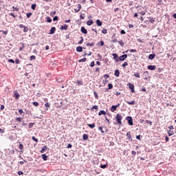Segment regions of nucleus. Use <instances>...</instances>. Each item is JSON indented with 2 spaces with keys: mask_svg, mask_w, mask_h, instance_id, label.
Returning a JSON list of instances; mask_svg holds the SVG:
<instances>
[{
  "mask_svg": "<svg viewBox=\"0 0 176 176\" xmlns=\"http://www.w3.org/2000/svg\"><path fill=\"white\" fill-rule=\"evenodd\" d=\"M115 119L116 122H117V124H119V126H122V120L123 119V116L120 115V113H117Z\"/></svg>",
  "mask_w": 176,
  "mask_h": 176,
  "instance_id": "f257e3e1",
  "label": "nucleus"
},
{
  "mask_svg": "<svg viewBox=\"0 0 176 176\" xmlns=\"http://www.w3.org/2000/svg\"><path fill=\"white\" fill-rule=\"evenodd\" d=\"M126 120L128 121V123L129 124V126H133V118L130 116H127L126 118Z\"/></svg>",
  "mask_w": 176,
  "mask_h": 176,
  "instance_id": "f03ea898",
  "label": "nucleus"
},
{
  "mask_svg": "<svg viewBox=\"0 0 176 176\" xmlns=\"http://www.w3.org/2000/svg\"><path fill=\"white\" fill-rule=\"evenodd\" d=\"M13 96H14V97L16 100H19V98H20V94H19V91L17 90L14 91Z\"/></svg>",
  "mask_w": 176,
  "mask_h": 176,
  "instance_id": "7ed1b4c3",
  "label": "nucleus"
},
{
  "mask_svg": "<svg viewBox=\"0 0 176 176\" xmlns=\"http://www.w3.org/2000/svg\"><path fill=\"white\" fill-rule=\"evenodd\" d=\"M120 104H118L117 105H113L111 107V112H115V111H116V109H118V107H120Z\"/></svg>",
  "mask_w": 176,
  "mask_h": 176,
  "instance_id": "20e7f679",
  "label": "nucleus"
},
{
  "mask_svg": "<svg viewBox=\"0 0 176 176\" xmlns=\"http://www.w3.org/2000/svg\"><path fill=\"white\" fill-rule=\"evenodd\" d=\"M125 58H127V54L122 55L118 58L120 61H124Z\"/></svg>",
  "mask_w": 176,
  "mask_h": 176,
  "instance_id": "39448f33",
  "label": "nucleus"
},
{
  "mask_svg": "<svg viewBox=\"0 0 176 176\" xmlns=\"http://www.w3.org/2000/svg\"><path fill=\"white\" fill-rule=\"evenodd\" d=\"M126 137H127V140H129V141H133V138H131V131L127 132Z\"/></svg>",
  "mask_w": 176,
  "mask_h": 176,
  "instance_id": "423d86ee",
  "label": "nucleus"
},
{
  "mask_svg": "<svg viewBox=\"0 0 176 176\" xmlns=\"http://www.w3.org/2000/svg\"><path fill=\"white\" fill-rule=\"evenodd\" d=\"M81 6L80 4H77V8H74V12L76 13H78V12H80V9H81Z\"/></svg>",
  "mask_w": 176,
  "mask_h": 176,
  "instance_id": "0eeeda50",
  "label": "nucleus"
},
{
  "mask_svg": "<svg viewBox=\"0 0 176 176\" xmlns=\"http://www.w3.org/2000/svg\"><path fill=\"white\" fill-rule=\"evenodd\" d=\"M147 68H148V69H150V71H155V69H156V66L155 65H148Z\"/></svg>",
  "mask_w": 176,
  "mask_h": 176,
  "instance_id": "6e6552de",
  "label": "nucleus"
},
{
  "mask_svg": "<svg viewBox=\"0 0 176 176\" xmlns=\"http://www.w3.org/2000/svg\"><path fill=\"white\" fill-rule=\"evenodd\" d=\"M54 32H56V28L53 27L51 28L49 34H50V35H53V34H54Z\"/></svg>",
  "mask_w": 176,
  "mask_h": 176,
  "instance_id": "1a4fd4ad",
  "label": "nucleus"
},
{
  "mask_svg": "<svg viewBox=\"0 0 176 176\" xmlns=\"http://www.w3.org/2000/svg\"><path fill=\"white\" fill-rule=\"evenodd\" d=\"M112 56L116 61H119V56L117 54H113Z\"/></svg>",
  "mask_w": 176,
  "mask_h": 176,
  "instance_id": "9d476101",
  "label": "nucleus"
},
{
  "mask_svg": "<svg viewBox=\"0 0 176 176\" xmlns=\"http://www.w3.org/2000/svg\"><path fill=\"white\" fill-rule=\"evenodd\" d=\"M82 140H83L84 141H87V140H89V135H87V134H86V133L83 134V135H82Z\"/></svg>",
  "mask_w": 176,
  "mask_h": 176,
  "instance_id": "9b49d317",
  "label": "nucleus"
},
{
  "mask_svg": "<svg viewBox=\"0 0 176 176\" xmlns=\"http://www.w3.org/2000/svg\"><path fill=\"white\" fill-rule=\"evenodd\" d=\"M114 75H115V76H116V78H119V76L120 75V72L119 71V69H116L115 71Z\"/></svg>",
  "mask_w": 176,
  "mask_h": 176,
  "instance_id": "f8f14e48",
  "label": "nucleus"
},
{
  "mask_svg": "<svg viewBox=\"0 0 176 176\" xmlns=\"http://www.w3.org/2000/svg\"><path fill=\"white\" fill-rule=\"evenodd\" d=\"M21 47H19V51L22 52L23 49H24V47H25V45L24 44V43H20Z\"/></svg>",
  "mask_w": 176,
  "mask_h": 176,
  "instance_id": "ddd939ff",
  "label": "nucleus"
},
{
  "mask_svg": "<svg viewBox=\"0 0 176 176\" xmlns=\"http://www.w3.org/2000/svg\"><path fill=\"white\" fill-rule=\"evenodd\" d=\"M46 151H47V146H43L41 150V153H44V152H46Z\"/></svg>",
  "mask_w": 176,
  "mask_h": 176,
  "instance_id": "4468645a",
  "label": "nucleus"
},
{
  "mask_svg": "<svg viewBox=\"0 0 176 176\" xmlns=\"http://www.w3.org/2000/svg\"><path fill=\"white\" fill-rule=\"evenodd\" d=\"M60 30H65V31H67V30H68V25L65 24L64 25L61 26Z\"/></svg>",
  "mask_w": 176,
  "mask_h": 176,
  "instance_id": "2eb2a0df",
  "label": "nucleus"
},
{
  "mask_svg": "<svg viewBox=\"0 0 176 176\" xmlns=\"http://www.w3.org/2000/svg\"><path fill=\"white\" fill-rule=\"evenodd\" d=\"M12 9L11 12H19V10H20V8L14 6H12Z\"/></svg>",
  "mask_w": 176,
  "mask_h": 176,
  "instance_id": "dca6fc26",
  "label": "nucleus"
},
{
  "mask_svg": "<svg viewBox=\"0 0 176 176\" xmlns=\"http://www.w3.org/2000/svg\"><path fill=\"white\" fill-rule=\"evenodd\" d=\"M96 24H97L98 27H101V25H102V22L101 21H100V19H97Z\"/></svg>",
  "mask_w": 176,
  "mask_h": 176,
  "instance_id": "f3484780",
  "label": "nucleus"
},
{
  "mask_svg": "<svg viewBox=\"0 0 176 176\" xmlns=\"http://www.w3.org/2000/svg\"><path fill=\"white\" fill-rule=\"evenodd\" d=\"M81 32L82 34H87V30H86V28H85V27H81Z\"/></svg>",
  "mask_w": 176,
  "mask_h": 176,
  "instance_id": "a211bd4d",
  "label": "nucleus"
},
{
  "mask_svg": "<svg viewBox=\"0 0 176 176\" xmlns=\"http://www.w3.org/2000/svg\"><path fill=\"white\" fill-rule=\"evenodd\" d=\"M76 52H79L80 53L83 52V48L81 46H78L76 47Z\"/></svg>",
  "mask_w": 176,
  "mask_h": 176,
  "instance_id": "6ab92c4d",
  "label": "nucleus"
},
{
  "mask_svg": "<svg viewBox=\"0 0 176 176\" xmlns=\"http://www.w3.org/2000/svg\"><path fill=\"white\" fill-rule=\"evenodd\" d=\"M94 23V21H93V20L89 19V21H87V25H92V24Z\"/></svg>",
  "mask_w": 176,
  "mask_h": 176,
  "instance_id": "aec40b11",
  "label": "nucleus"
},
{
  "mask_svg": "<svg viewBox=\"0 0 176 176\" xmlns=\"http://www.w3.org/2000/svg\"><path fill=\"white\" fill-rule=\"evenodd\" d=\"M50 105H51V104L49 102H47L45 104V108H47L46 111H49V108H50Z\"/></svg>",
  "mask_w": 176,
  "mask_h": 176,
  "instance_id": "412c9836",
  "label": "nucleus"
},
{
  "mask_svg": "<svg viewBox=\"0 0 176 176\" xmlns=\"http://www.w3.org/2000/svg\"><path fill=\"white\" fill-rule=\"evenodd\" d=\"M88 127H90V129H94V127H96V124L93 123V124H87Z\"/></svg>",
  "mask_w": 176,
  "mask_h": 176,
  "instance_id": "4be33fe9",
  "label": "nucleus"
},
{
  "mask_svg": "<svg viewBox=\"0 0 176 176\" xmlns=\"http://www.w3.org/2000/svg\"><path fill=\"white\" fill-rule=\"evenodd\" d=\"M129 89H131L132 93H134V85L129 84Z\"/></svg>",
  "mask_w": 176,
  "mask_h": 176,
  "instance_id": "5701e85b",
  "label": "nucleus"
},
{
  "mask_svg": "<svg viewBox=\"0 0 176 176\" xmlns=\"http://www.w3.org/2000/svg\"><path fill=\"white\" fill-rule=\"evenodd\" d=\"M126 104H129V105H134V104H135V101H126Z\"/></svg>",
  "mask_w": 176,
  "mask_h": 176,
  "instance_id": "b1692460",
  "label": "nucleus"
},
{
  "mask_svg": "<svg viewBox=\"0 0 176 176\" xmlns=\"http://www.w3.org/2000/svg\"><path fill=\"white\" fill-rule=\"evenodd\" d=\"M99 116H101V115H107V112L105 111L102 110L98 113Z\"/></svg>",
  "mask_w": 176,
  "mask_h": 176,
  "instance_id": "393cba45",
  "label": "nucleus"
},
{
  "mask_svg": "<svg viewBox=\"0 0 176 176\" xmlns=\"http://www.w3.org/2000/svg\"><path fill=\"white\" fill-rule=\"evenodd\" d=\"M148 21H150V23H151V24H153V23H155V19H153V17L152 16L148 17Z\"/></svg>",
  "mask_w": 176,
  "mask_h": 176,
  "instance_id": "a878e982",
  "label": "nucleus"
},
{
  "mask_svg": "<svg viewBox=\"0 0 176 176\" xmlns=\"http://www.w3.org/2000/svg\"><path fill=\"white\" fill-rule=\"evenodd\" d=\"M155 56H156V54H150L148 56L149 60H153V58H155Z\"/></svg>",
  "mask_w": 176,
  "mask_h": 176,
  "instance_id": "bb28decb",
  "label": "nucleus"
},
{
  "mask_svg": "<svg viewBox=\"0 0 176 176\" xmlns=\"http://www.w3.org/2000/svg\"><path fill=\"white\" fill-rule=\"evenodd\" d=\"M168 134L169 137H171V135H173L174 131H171V130H169V131H168Z\"/></svg>",
  "mask_w": 176,
  "mask_h": 176,
  "instance_id": "cd10ccee",
  "label": "nucleus"
},
{
  "mask_svg": "<svg viewBox=\"0 0 176 176\" xmlns=\"http://www.w3.org/2000/svg\"><path fill=\"white\" fill-rule=\"evenodd\" d=\"M119 45H120V46H122V47H123L124 46V42H123V40L119 41H118Z\"/></svg>",
  "mask_w": 176,
  "mask_h": 176,
  "instance_id": "c85d7f7f",
  "label": "nucleus"
},
{
  "mask_svg": "<svg viewBox=\"0 0 176 176\" xmlns=\"http://www.w3.org/2000/svg\"><path fill=\"white\" fill-rule=\"evenodd\" d=\"M41 156H42V158H43V160L44 161L47 160V156L46 154H43Z\"/></svg>",
  "mask_w": 176,
  "mask_h": 176,
  "instance_id": "c756f323",
  "label": "nucleus"
},
{
  "mask_svg": "<svg viewBox=\"0 0 176 176\" xmlns=\"http://www.w3.org/2000/svg\"><path fill=\"white\" fill-rule=\"evenodd\" d=\"M87 58H83L82 59L78 60V63H85L87 61Z\"/></svg>",
  "mask_w": 176,
  "mask_h": 176,
  "instance_id": "7c9ffc66",
  "label": "nucleus"
},
{
  "mask_svg": "<svg viewBox=\"0 0 176 176\" xmlns=\"http://www.w3.org/2000/svg\"><path fill=\"white\" fill-rule=\"evenodd\" d=\"M95 43H88L86 44V46H90L91 47H93L94 46Z\"/></svg>",
  "mask_w": 176,
  "mask_h": 176,
  "instance_id": "2f4dec72",
  "label": "nucleus"
},
{
  "mask_svg": "<svg viewBox=\"0 0 176 176\" xmlns=\"http://www.w3.org/2000/svg\"><path fill=\"white\" fill-rule=\"evenodd\" d=\"M77 84L78 86H82L83 85V82H82V80H77Z\"/></svg>",
  "mask_w": 176,
  "mask_h": 176,
  "instance_id": "473e14b6",
  "label": "nucleus"
},
{
  "mask_svg": "<svg viewBox=\"0 0 176 176\" xmlns=\"http://www.w3.org/2000/svg\"><path fill=\"white\" fill-rule=\"evenodd\" d=\"M35 58H36V57L32 55L30 57V61H32V60H35Z\"/></svg>",
  "mask_w": 176,
  "mask_h": 176,
  "instance_id": "72a5a7b5",
  "label": "nucleus"
},
{
  "mask_svg": "<svg viewBox=\"0 0 176 176\" xmlns=\"http://www.w3.org/2000/svg\"><path fill=\"white\" fill-rule=\"evenodd\" d=\"M80 41H78V45H82V43H83V37L82 36H80Z\"/></svg>",
  "mask_w": 176,
  "mask_h": 176,
  "instance_id": "f704fd0d",
  "label": "nucleus"
},
{
  "mask_svg": "<svg viewBox=\"0 0 176 176\" xmlns=\"http://www.w3.org/2000/svg\"><path fill=\"white\" fill-rule=\"evenodd\" d=\"M108 89H109V90H111V89H113V85H112V84H111V83H109L108 84Z\"/></svg>",
  "mask_w": 176,
  "mask_h": 176,
  "instance_id": "c9c22d12",
  "label": "nucleus"
},
{
  "mask_svg": "<svg viewBox=\"0 0 176 176\" xmlns=\"http://www.w3.org/2000/svg\"><path fill=\"white\" fill-rule=\"evenodd\" d=\"M32 104L34 107H39V103L38 102H33Z\"/></svg>",
  "mask_w": 176,
  "mask_h": 176,
  "instance_id": "e433bc0d",
  "label": "nucleus"
},
{
  "mask_svg": "<svg viewBox=\"0 0 176 176\" xmlns=\"http://www.w3.org/2000/svg\"><path fill=\"white\" fill-rule=\"evenodd\" d=\"M94 95L95 96V98H96V100H98V94H97V92L94 91Z\"/></svg>",
  "mask_w": 176,
  "mask_h": 176,
  "instance_id": "4c0bfd02",
  "label": "nucleus"
},
{
  "mask_svg": "<svg viewBox=\"0 0 176 176\" xmlns=\"http://www.w3.org/2000/svg\"><path fill=\"white\" fill-rule=\"evenodd\" d=\"M23 32H28V27L25 26L23 28Z\"/></svg>",
  "mask_w": 176,
  "mask_h": 176,
  "instance_id": "58836bf2",
  "label": "nucleus"
},
{
  "mask_svg": "<svg viewBox=\"0 0 176 176\" xmlns=\"http://www.w3.org/2000/svg\"><path fill=\"white\" fill-rule=\"evenodd\" d=\"M19 148L21 151H23L24 149V146L21 144H19Z\"/></svg>",
  "mask_w": 176,
  "mask_h": 176,
  "instance_id": "ea45409f",
  "label": "nucleus"
},
{
  "mask_svg": "<svg viewBox=\"0 0 176 176\" xmlns=\"http://www.w3.org/2000/svg\"><path fill=\"white\" fill-rule=\"evenodd\" d=\"M9 15L12 16V17H13L14 19H16V17H17V16L14 15V14L13 12L10 13Z\"/></svg>",
  "mask_w": 176,
  "mask_h": 176,
  "instance_id": "a19ab883",
  "label": "nucleus"
},
{
  "mask_svg": "<svg viewBox=\"0 0 176 176\" xmlns=\"http://www.w3.org/2000/svg\"><path fill=\"white\" fill-rule=\"evenodd\" d=\"M127 65H129V63L124 62V63L122 65V67H123L124 68V67H127Z\"/></svg>",
  "mask_w": 176,
  "mask_h": 176,
  "instance_id": "79ce46f5",
  "label": "nucleus"
},
{
  "mask_svg": "<svg viewBox=\"0 0 176 176\" xmlns=\"http://www.w3.org/2000/svg\"><path fill=\"white\" fill-rule=\"evenodd\" d=\"M26 16H27L28 19H30V17H31L32 16V12L27 13Z\"/></svg>",
  "mask_w": 176,
  "mask_h": 176,
  "instance_id": "37998d69",
  "label": "nucleus"
},
{
  "mask_svg": "<svg viewBox=\"0 0 176 176\" xmlns=\"http://www.w3.org/2000/svg\"><path fill=\"white\" fill-rule=\"evenodd\" d=\"M98 129H99L100 133H102V134H104V133H105V132L104 131V130H102V126H99Z\"/></svg>",
  "mask_w": 176,
  "mask_h": 176,
  "instance_id": "c03bdc74",
  "label": "nucleus"
},
{
  "mask_svg": "<svg viewBox=\"0 0 176 176\" xmlns=\"http://www.w3.org/2000/svg\"><path fill=\"white\" fill-rule=\"evenodd\" d=\"M130 53H137V50L133 49L129 50Z\"/></svg>",
  "mask_w": 176,
  "mask_h": 176,
  "instance_id": "a18cd8bd",
  "label": "nucleus"
},
{
  "mask_svg": "<svg viewBox=\"0 0 176 176\" xmlns=\"http://www.w3.org/2000/svg\"><path fill=\"white\" fill-rule=\"evenodd\" d=\"M47 23H52V18H50V16H47Z\"/></svg>",
  "mask_w": 176,
  "mask_h": 176,
  "instance_id": "49530a36",
  "label": "nucleus"
},
{
  "mask_svg": "<svg viewBox=\"0 0 176 176\" xmlns=\"http://www.w3.org/2000/svg\"><path fill=\"white\" fill-rule=\"evenodd\" d=\"M32 9L33 10H35V9H36V4H32Z\"/></svg>",
  "mask_w": 176,
  "mask_h": 176,
  "instance_id": "de8ad7c7",
  "label": "nucleus"
},
{
  "mask_svg": "<svg viewBox=\"0 0 176 176\" xmlns=\"http://www.w3.org/2000/svg\"><path fill=\"white\" fill-rule=\"evenodd\" d=\"M93 109H96V111L98 109V106L95 105L91 108V111H93Z\"/></svg>",
  "mask_w": 176,
  "mask_h": 176,
  "instance_id": "09e8293b",
  "label": "nucleus"
},
{
  "mask_svg": "<svg viewBox=\"0 0 176 176\" xmlns=\"http://www.w3.org/2000/svg\"><path fill=\"white\" fill-rule=\"evenodd\" d=\"M146 123L150 124L151 126H152V121L149 120H146Z\"/></svg>",
  "mask_w": 176,
  "mask_h": 176,
  "instance_id": "8fccbe9b",
  "label": "nucleus"
},
{
  "mask_svg": "<svg viewBox=\"0 0 176 176\" xmlns=\"http://www.w3.org/2000/svg\"><path fill=\"white\" fill-rule=\"evenodd\" d=\"M98 45H100V46H104V43L103 41H100V42L98 43Z\"/></svg>",
  "mask_w": 176,
  "mask_h": 176,
  "instance_id": "3c124183",
  "label": "nucleus"
},
{
  "mask_svg": "<svg viewBox=\"0 0 176 176\" xmlns=\"http://www.w3.org/2000/svg\"><path fill=\"white\" fill-rule=\"evenodd\" d=\"M32 140H33V141H35V142H38V139H36L35 136H32Z\"/></svg>",
  "mask_w": 176,
  "mask_h": 176,
  "instance_id": "603ef678",
  "label": "nucleus"
},
{
  "mask_svg": "<svg viewBox=\"0 0 176 176\" xmlns=\"http://www.w3.org/2000/svg\"><path fill=\"white\" fill-rule=\"evenodd\" d=\"M134 76H135L136 78H140V73L137 72L134 74Z\"/></svg>",
  "mask_w": 176,
  "mask_h": 176,
  "instance_id": "864d4df0",
  "label": "nucleus"
},
{
  "mask_svg": "<svg viewBox=\"0 0 176 176\" xmlns=\"http://www.w3.org/2000/svg\"><path fill=\"white\" fill-rule=\"evenodd\" d=\"M53 21H58V16H54V19H53Z\"/></svg>",
  "mask_w": 176,
  "mask_h": 176,
  "instance_id": "5fc2aeb1",
  "label": "nucleus"
},
{
  "mask_svg": "<svg viewBox=\"0 0 176 176\" xmlns=\"http://www.w3.org/2000/svg\"><path fill=\"white\" fill-rule=\"evenodd\" d=\"M19 115H23V113H24V111H23V109H19Z\"/></svg>",
  "mask_w": 176,
  "mask_h": 176,
  "instance_id": "6e6d98bb",
  "label": "nucleus"
},
{
  "mask_svg": "<svg viewBox=\"0 0 176 176\" xmlns=\"http://www.w3.org/2000/svg\"><path fill=\"white\" fill-rule=\"evenodd\" d=\"M15 63H16V64H20V59L16 58V59H15Z\"/></svg>",
  "mask_w": 176,
  "mask_h": 176,
  "instance_id": "4d7b16f0",
  "label": "nucleus"
},
{
  "mask_svg": "<svg viewBox=\"0 0 176 176\" xmlns=\"http://www.w3.org/2000/svg\"><path fill=\"white\" fill-rule=\"evenodd\" d=\"M165 141H166V142H168V141H170V138L168 136H166Z\"/></svg>",
  "mask_w": 176,
  "mask_h": 176,
  "instance_id": "13d9d810",
  "label": "nucleus"
},
{
  "mask_svg": "<svg viewBox=\"0 0 176 176\" xmlns=\"http://www.w3.org/2000/svg\"><path fill=\"white\" fill-rule=\"evenodd\" d=\"M107 32H108V31L107 30V29H104L102 30V34H107Z\"/></svg>",
  "mask_w": 176,
  "mask_h": 176,
  "instance_id": "bf43d9fd",
  "label": "nucleus"
},
{
  "mask_svg": "<svg viewBox=\"0 0 176 176\" xmlns=\"http://www.w3.org/2000/svg\"><path fill=\"white\" fill-rule=\"evenodd\" d=\"M33 126H34V123H30L29 124V129H32Z\"/></svg>",
  "mask_w": 176,
  "mask_h": 176,
  "instance_id": "052dcab7",
  "label": "nucleus"
},
{
  "mask_svg": "<svg viewBox=\"0 0 176 176\" xmlns=\"http://www.w3.org/2000/svg\"><path fill=\"white\" fill-rule=\"evenodd\" d=\"M131 153L133 156H135V155H137V152H135V151H132Z\"/></svg>",
  "mask_w": 176,
  "mask_h": 176,
  "instance_id": "680f3d73",
  "label": "nucleus"
},
{
  "mask_svg": "<svg viewBox=\"0 0 176 176\" xmlns=\"http://www.w3.org/2000/svg\"><path fill=\"white\" fill-rule=\"evenodd\" d=\"M94 65H95V63H94V61H92L90 64V67H94Z\"/></svg>",
  "mask_w": 176,
  "mask_h": 176,
  "instance_id": "e2e57ef3",
  "label": "nucleus"
},
{
  "mask_svg": "<svg viewBox=\"0 0 176 176\" xmlns=\"http://www.w3.org/2000/svg\"><path fill=\"white\" fill-rule=\"evenodd\" d=\"M16 122H21V118L19 117L16 118Z\"/></svg>",
  "mask_w": 176,
  "mask_h": 176,
  "instance_id": "0e129e2a",
  "label": "nucleus"
},
{
  "mask_svg": "<svg viewBox=\"0 0 176 176\" xmlns=\"http://www.w3.org/2000/svg\"><path fill=\"white\" fill-rule=\"evenodd\" d=\"M8 62L12 63V64H14V60L13 59H9Z\"/></svg>",
  "mask_w": 176,
  "mask_h": 176,
  "instance_id": "69168bd1",
  "label": "nucleus"
},
{
  "mask_svg": "<svg viewBox=\"0 0 176 176\" xmlns=\"http://www.w3.org/2000/svg\"><path fill=\"white\" fill-rule=\"evenodd\" d=\"M120 34L122 35H124V34H126V32L124 30H122L120 31Z\"/></svg>",
  "mask_w": 176,
  "mask_h": 176,
  "instance_id": "338daca9",
  "label": "nucleus"
},
{
  "mask_svg": "<svg viewBox=\"0 0 176 176\" xmlns=\"http://www.w3.org/2000/svg\"><path fill=\"white\" fill-rule=\"evenodd\" d=\"M100 168H107V165H101Z\"/></svg>",
  "mask_w": 176,
  "mask_h": 176,
  "instance_id": "774afa93",
  "label": "nucleus"
}]
</instances>
